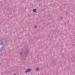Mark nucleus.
Segmentation results:
<instances>
[{"mask_svg":"<svg viewBox=\"0 0 75 75\" xmlns=\"http://www.w3.org/2000/svg\"><path fill=\"white\" fill-rule=\"evenodd\" d=\"M28 52L25 49H23L22 52H20L21 58L23 61H26V58L28 55Z\"/></svg>","mask_w":75,"mask_h":75,"instance_id":"obj_1","label":"nucleus"},{"mask_svg":"<svg viewBox=\"0 0 75 75\" xmlns=\"http://www.w3.org/2000/svg\"><path fill=\"white\" fill-rule=\"evenodd\" d=\"M1 43L0 44L2 46L1 47V48H0V52H1L3 49H4V44H3V42L2 41H1Z\"/></svg>","mask_w":75,"mask_h":75,"instance_id":"obj_2","label":"nucleus"},{"mask_svg":"<svg viewBox=\"0 0 75 75\" xmlns=\"http://www.w3.org/2000/svg\"><path fill=\"white\" fill-rule=\"evenodd\" d=\"M31 70H32L31 69L28 68L26 71H25V73H28L29 72H30Z\"/></svg>","mask_w":75,"mask_h":75,"instance_id":"obj_3","label":"nucleus"},{"mask_svg":"<svg viewBox=\"0 0 75 75\" xmlns=\"http://www.w3.org/2000/svg\"><path fill=\"white\" fill-rule=\"evenodd\" d=\"M33 11L34 12H35L37 11V9L35 8L33 10Z\"/></svg>","mask_w":75,"mask_h":75,"instance_id":"obj_4","label":"nucleus"},{"mask_svg":"<svg viewBox=\"0 0 75 75\" xmlns=\"http://www.w3.org/2000/svg\"><path fill=\"white\" fill-rule=\"evenodd\" d=\"M39 69H40V68H39V67H37L36 68V70L37 71H38V70H39Z\"/></svg>","mask_w":75,"mask_h":75,"instance_id":"obj_5","label":"nucleus"},{"mask_svg":"<svg viewBox=\"0 0 75 75\" xmlns=\"http://www.w3.org/2000/svg\"><path fill=\"white\" fill-rule=\"evenodd\" d=\"M68 12H66V16H67V15H68Z\"/></svg>","mask_w":75,"mask_h":75,"instance_id":"obj_6","label":"nucleus"},{"mask_svg":"<svg viewBox=\"0 0 75 75\" xmlns=\"http://www.w3.org/2000/svg\"><path fill=\"white\" fill-rule=\"evenodd\" d=\"M34 27L35 28H37V26L36 25H35L34 26Z\"/></svg>","mask_w":75,"mask_h":75,"instance_id":"obj_7","label":"nucleus"},{"mask_svg":"<svg viewBox=\"0 0 75 75\" xmlns=\"http://www.w3.org/2000/svg\"><path fill=\"white\" fill-rule=\"evenodd\" d=\"M60 17V19H62V17Z\"/></svg>","mask_w":75,"mask_h":75,"instance_id":"obj_8","label":"nucleus"}]
</instances>
